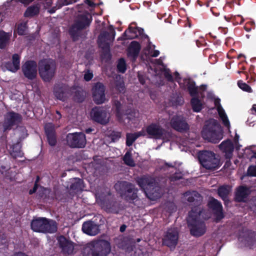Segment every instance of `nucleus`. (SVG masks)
I'll use <instances>...</instances> for the list:
<instances>
[{
  "mask_svg": "<svg viewBox=\"0 0 256 256\" xmlns=\"http://www.w3.org/2000/svg\"><path fill=\"white\" fill-rule=\"evenodd\" d=\"M201 211L198 208L191 210L188 213L187 220L190 234L196 237L204 235L206 232L204 222L200 219Z\"/></svg>",
  "mask_w": 256,
  "mask_h": 256,
  "instance_id": "1",
  "label": "nucleus"
},
{
  "mask_svg": "<svg viewBox=\"0 0 256 256\" xmlns=\"http://www.w3.org/2000/svg\"><path fill=\"white\" fill-rule=\"evenodd\" d=\"M137 183L150 199L155 200L161 196V190L158 186H156L155 180L153 178L144 176L138 179Z\"/></svg>",
  "mask_w": 256,
  "mask_h": 256,
  "instance_id": "2",
  "label": "nucleus"
},
{
  "mask_svg": "<svg viewBox=\"0 0 256 256\" xmlns=\"http://www.w3.org/2000/svg\"><path fill=\"white\" fill-rule=\"evenodd\" d=\"M202 138L208 141L216 144L222 138L221 126L218 121L212 119L203 128L202 131Z\"/></svg>",
  "mask_w": 256,
  "mask_h": 256,
  "instance_id": "3",
  "label": "nucleus"
},
{
  "mask_svg": "<svg viewBox=\"0 0 256 256\" xmlns=\"http://www.w3.org/2000/svg\"><path fill=\"white\" fill-rule=\"evenodd\" d=\"M198 158L202 166L207 170H215L220 166V159L212 151L200 152Z\"/></svg>",
  "mask_w": 256,
  "mask_h": 256,
  "instance_id": "4",
  "label": "nucleus"
},
{
  "mask_svg": "<svg viewBox=\"0 0 256 256\" xmlns=\"http://www.w3.org/2000/svg\"><path fill=\"white\" fill-rule=\"evenodd\" d=\"M56 63L51 59L44 60L39 62V73L45 82L50 81L54 76L56 70Z\"/></svg>",
  "mask_w": 256,
  "mask_h": 256,
  "instance_id": "5",
  "label": "nucleus"
},
{
  "mask_svg": "<svg viewBox=\"0 0 256 256\" xmlns=\"http://www.w3.org/2000/svg\"><path fill=\"white\" fill-rule=\"evenodd\" d=\"M91 256H107L111 251L110 242L104 240L93 241L90 243Z\"/></svg>",
  "mask_w": 256,
  "mask_h": 256,
  "instance_id": "6",
  "label": "nucleus"
},
{
  "mask_svg": "<svg viewBox=\"0 0 256 256\" xmlns=\"http://www.w3.org/2000/svg\"><path fill=\"white\" fill-rule=\"evenodd\" d=\"M91 119L102 125L106 124L110 122V114L109 110L104 107L94 108L90 113Z\"/></svg>",
  "mask_w": 256,
  "mask_h": 256,
  "instance_id": "7",
  "label": "nucleus"
},
{
  "mask_svg": "<svg viewBox=\"0 0 256 256\" xmlns=\"http://www.w3.org/2000/svg\"><path fill=\"white\" fill-rule=\"evenodd\" d=\"M178 232L175 228H168L164 233L162 239V244L170 249L174 248L178 244Z\"/></svg>",
  "mask_w": 256,
  "mask_h": 256,
  "instance_id": "8",
  "label": "nucleus"
},
{
  "mask_svg": "<svg viewBox=\"0 0 256 256\" xmlns=\"http://www.w3.org/2000/svg\"><path fill=\"white\" fill-rule=\"evenodd\" d=\"M67 143L72 148H82L86 144V138L84 134L74 132L68 134L66 136Z\"/></svg>",
  "mask_w": 256,
  "mask_h": 256,
  "instance_id": "9",
  "label": "nucleus"
},
{
  "mask_svg": "<svg viewBox=\"0 0 256 256\" xmlns=\"http://www.w3.org/2000/svg\"><path fill=\"white\" fill-rule=\"evenodd\" d=\"M184 196L192 206L191 210L198 208L202 212L200 206L202 204L203 198L200 194L196 190H188L184 194Z\"/></svg>",
  "mask_w": 256,
  "mask_h": 256,
  "instance_id": "10",
  "label": "nucleus"
},
{
  "mask_svg": "<svg viewBox=\"0 0 256 256\" xmlns=\"http://www.w3.org/2000/svg\"><path fill=\"white\" fill-rule=\"evenodd\" d=\"M92 20L90 14L88 12L78 15L74 26L70 29V32L72 35L76 30H80L88 26Z\"/></svg>",
  "mask_w": 256,
  "mask_h": 256,
  "instance_id": "11",
  "label": "nucleus"
},
{
  "mask_svg": "<svg viewBox=\"0 0 256 256\" xmlns=\"http://www.w3.org/2000/svg\"><path fill=\"white\" fill-rule=\"evenodd\" d=\"M146 132L148 138L160 140L164 138L166 130L159 124L152 123L146 127Z\"/></svg>",
  "mask_w": 256,
  "mask_h": 256,
  "instance_id": "12",
  "label": "nucleus"
},
{
  "mask_svg": "<svg viewBox=\"0 0 256 256\" xmlns=\"http://www.w3.org/2000/svg\"><path fill=\"white\" fill-rule=\"evenodd\" d=\"M170 124L174 130L180 132H186L190 128L186 119L182 116H174L170 120Z\"/></svg>",
  "mask_w": 256,
  "mask_h": 256,
  "instance_id": "13",
  "label": "nucleus"
},
{
  "mask_svg": "<svg viewBox=\"0 0 256 256\" xmlns=\"http://www.w3.org/2000/svg\"><path fill=\"white\" fill-rule=\"evenodd\" d=\"M109 30V33H102L98 38L99 46L106 50H109L110 43L113 40L115 36V32L112 27L110 26Z\"/></svg>",
  "mask_w": 256,
  "mask_h": 256,
  "instance_id": "14",
  "label": "nucleus"
},
{
  "mask_svg": "<svg viewBox=\"0 0 256 256\" xmlns=\"http://www.w3.org/2000/svg\"><path fill=\"white\" fill-rule=\"evenodd\" d=\"M208 207L214 211L215 221L218 222L224 218L222 206L220 202L216 199L212 198L208 203Z\"/></svg>",
  "mask_w": 256,
  "mask_h": 256,
  "instance_id": "15",
  "label": "nucleus"
},
{
  "mask_svg": "<svg viewBox=\"0 0 256 256\" xmlns=\"http://www.w3.org/2000/svg\"><path fill=\"white\" fill-rule=\"evenodd\" d=\"M105 88L100 82L96 83L92 88V96L96 104H102L106 100Z\"/></svg>",
  "mask_w": 256,
  "mask_h": 256,
  "instance_id": "16",
  "label": "nucleus"
},
{
  "mask_svg": "<svg viewBox=\"0 0 256 256\" xmlns=\"http://www.w3.org/2000/svg\"><path fill=\"white\" fill-rule=\"evenodd\" d=\"M21 120L22 117L18 114L12 112L7 113L5 116L4 123V130L10 128L14 125L18 124Z\"/></svg>",
  "mask_w": 256,
  "mask_h": 256,
  "instance_id": "17",
  "label": "nucleus"
},
{
  "mask_svg": "<svg viewBox=\"0 0 256 256\" xmlns=\"http://www.w3.org/2000/svg\"><path fill=\"white\" fill-rule=\"evenodd\" d=\"M37 64L34 61H28L22 66L23 72L27 78H34L37 74Z\"/></svg>",
  "mask_w": 256,
  "mask_h": 256,
  "instance_id": "18",
  "label": "nucleus"
},
{
  "mask_svg": "<svg viewBox=\"0 0 256 256\" xmlns=\"http://www.w3.org/2000/svg\"><path fill=\"white\" fill-rule=\"evenodd\" d=\"M58 244L63 254L66 256L72 254L74 252V244L67 240L64 236H60L57 238Z\"/></svg>",
  "mask_w": 256,
  "mask_h": 256,
  "instance_id": "19",
  "label": "nucleus"
},
{
  "mask_svg": "<svg viewBox=\"0 0 256 256\" xmlns=\"http://www.w3.org/2000/svg\"><path fill=\"white\" fill-rule=\"evenodd\" d=\"M250 188L246 186H239L236 190L234 200L236 202H246L248 196L250 194Z\"/></svg>",
  "mask_w": 256,
  "mask_h": 256,
  "instance_id": "20",
  "label": "nucleus"
},
{
  "mask_svg": "<svg viewBox=\"0 0 256 256\" xmlns=\"http://www.w3.org/2000/svg\"><path fill=\"white\" fill-rule=\"evenodd\" d=\"M82 230L84 234L91 236H94L100 232L98 226L90 220L83 223Z\"/></svg>",
  "mask_w": 256,
  "mask_h": 256,
  "instance_id": "21",
  "label": "nucleus"
},
{
  "mask_svg": "<svg viewBox=\"0 0 256 256\" xmlns=\"http://www.w3.org/2000/svg\"><path fill=\"white\" fill-rule=\"evenodd\" d=\"M144 29L136 26L135 22L129 24V40L142 38L144 36Z\"/></svg>",
  "mask_w": 256,
  "mask_h": 256,
  "instance_id": "22",
  "label": "nucleus"
},
{
  "mask_svg": "<svg viewBox=\"0 0 256 256\" xmlns=\"http://www.w3.org/2000/svg\"><path fill=\"white\" fill-rule=\"evenodd\" d=\"M220 149L225 154L226 159H230L232 156L234 148L232 142L228 140L223 141L219 145Z\"/></svg>",
  "mask_w": 256,
  "mask_h": 256,
  "instance_id": "23",
  "label": "nucleus"
},
{
  "mask_svg": "<svg viewBox=\"0 0 256 256\" xmlns=\"http://www.w3.org/2000/svg\"><path fill=\"white\" fill-rule=\"evenodd\" d=\"M45 220L46 218H40L34 220L31 222L32 229L34 232H44L48 230V229L44 227L46 224L44 223Z\"/></svg>",
  "mask_w": 256,
  "mask_h": 256,
  "instance_id": "24",
  "label": "nucleus"
},
{
  "mask_svg": "<svg viewBox=\"0 0 256 256\" xmlns=\"http://www.w3.org/2000/svg\"><path fill=\"white\" fill-rule=\"evenodd\" d=\"M12 62H8L4 64L6 70L12 72H16L20 68V57L18 54H14L12 58Z\"/></svg>",
  "mask_w": 256,
  "mask_h": 256,
  "instance_id": "25",
  "label": "nucleus"
},
{
  "mask_svg": "<svg viewBox=\"0 0 256 256\" xmlns=\"http://www.w3.org/2000/svg\"><path fill=\"white\" fill-rule=\"evenodd\" d=\"M45 131L49 144L52 146H54L56 144V138L53 124L50 123L46 124Z\"/></svg>",
  "mask_w": 256,
  "mask_h": 256,
  "instance_id": "26",
  "label": "nucleus"
},
{
  "mask_svg": "<svg viewBox=\"0 0 256 256\" xmlns=\"http://www.w3.org/2000/svg\"><path fill=\"white\" fill-rule=\"evenodd\" d=\"M141 49L140 44L137 41H132L129 44V57L135 60L138 56Z\"/></svg>",
  "mask_w": 256,
  "mask_h": 256,
  "instance_id": "27",
  "label": "nucleus"
},
{
  "mask_svg": "<svg viewBox=\"0 0 256 256\" xmlns=\"http://www.w3.org/2000/svg\"><path fill=\"white\" fill-rule=\"evenodd\" d=\"M114 106L116 111V116L119 121L122 122L128 118L126 112L124 110V106L119 102H115Z\"/></svg>",
  "mask_w": 256,
  "mask_h": 256,
  "instance_id": "28",
  "label": "nucleus"
},
{
  "mask_svg": "<svg viewBox=\"0 0 256 256\" xmlns=\"http://www.w3.org/2000/svg\"><path fill=\"white\" fill-rule=\"evenodd\" d=\"M40 5L37 4L28 6L24 13L26 18H31L38 14L40 12Z\"/></svg>",
  "mask_w": 256,
  "mask_h": 256,
  "instance_id": "29",
  "label": "nucleus"
},
{
  "mask_svg": "<svg viewBox=\"0 0 256 256\" xmlns=\"http://www.w3.org/2000/svg\"><path fill=\"white\" fill-rule=\"evenodd\" d=\"M54 94L56 97L61 100H65L68 96L67 90L64 88L56 86L54 88Z\"/></svg>",
  "mask_w": 256,
  "mask_h": 256,
  "instance_id": "30",
  "label": "nucleus"
},
{
  "mask_svg": "<svg viewBox=\"0 0 256 256\" xmlns=\"http://www.w3.org/2000/svg\"><path fill=\"white\" fill-rule=\"evenodd\" d=\"M78 0H56V6L52 7V8L48 10L50 14L54 13L56 10L64 6L68 5L76 2Z\"/></svg>",
  "mask_w": 256,
  "mask_h": 256,
  "instance_id": "31",
  "label": "nucleus"
},
{
  "mask_svg": "<svg viewBox=\"0 0 256 256\" xmlns=\"http://www.w3.org/2000/svg\"><path fill=\"white\" fill-rule=\"evenodd\" d=\"M230 192V190L228 186H222L218 188V194L222 199L226 202L228 200V196Z\"/></svg>",
  "mask_w": 256,
  "mask_h": 256,
  "instance_id": "32",
  "label": "nucleus"
},
{
  "mask_svg": "<svg viewBox=\"0 0 256 256\" xmlns=\"http://www.w3.org/2000/svg\"><path fill=\"white\" fill-rule=\"evenodd\" d=\"M44 223L46 224L44 227L48 230L44 232V233H54L57 230V224L54 220L46 218Z\"/></svg>",
  "mask_w": 256,
  "mask_h": 256,
  "instance_id": "33",
  "label": "nucleus"
},
{
  "mask_svg": "<svg viewBox=\"0 0 256 256\" xmlns=\"http://www.w3.org/2000/svg\"><path fill=\"white\" fill-rule=\"evenodd\" d=\"M187 88L192 98L198 97V88L196 86V82L191 80H188L187 84Z\"/></svg>",
  "mask_w": 256,
  "mask_h": 256,
  "instance_id": "34",
  "label": "nucleus"
},
{
  "mask_svg": "<svg viewBox=\"0 0 256 256\" xmlns=\"http://www.w3.org/2000/svg\"><path fill=\"white\" fill-rule=\"evenodd\" d=\"M245 241L248 246L252 247L256 244V232L252 230L247 232Z\"/></svg>",
  "mask_w": 256,
  "mask_h": 256,
  "instance_id": "35",
  "label": "nucleus"
},
{
  "mask_svg": "<svg viewBox=\"0 0 256 256\" xmlns=\"http://www.w3.org/2000/svg\"><path fill=\"white\" fill-rule=\"evenodd\" d=\"M10 155L14 158L22 157L23 153L20 150V146L19 144L10 146Z\"/></svg>",
  "mask_w": 256,
  "mask_h": 256,
  "instance_id": "36",
  "label": "nucleus"
},
{
  "mask_svg": "<svg viewBox=\"0 0 256 256\" xmlns=\"http://www.w3.org/2000/svg\"><path fill=\"white\" fill-rule=\"evenodd\" d=\"M218 112L219 116L222 121L224 125L225 126L229 128L230 126V121L224 110L222 108L220 105L219 106H218Z\"/></svg>",
  "mask_w": 256,
  "mask_h": 256,
  "instance_id": "37",
  "label": "nucleus"
},
{
  "mask_svg": "<svg viewBox=\"0 0 256 256\" xmlns=\"http://www.w3.org/2000/svg\"><path fill=\"white\" fill-rule=\"evenodd\" d=\"M191 105L194 112H200L202 109V104L198 97H194L191 99Z\"/></svg>",
  "mask_w": 256,
  "mask_h": 256,
  "instance_id": "38",
  "label": "nucleus"
},
{
  "mask_svg": "<svg viewBox=\"0 0 256 256\" xmlns=\"http://www.w3.org/2000/svg\"><path fill=\"white\" fill-rule=\"evenodd\" d=\"M9 40V36L7 33L4 32H0V48H4L7 44Z\"/></svg>",
  "mask_w": 256,
  "mask_h": 256,
  "instance_id": "39",
  "label": "nucleus"
},
{
  "mask_svg": "<svg viewBox=\"0 0 256 256\" xmlns=\"http://www.w3.org/2000/svg\"><path fill=\"white\" fill-rule=\"evenodd\" d=\"M238 87L244 92L250 93L252 92L251 87L242 80L238 81Z\"/></svg>",
  "mask_w": 256,
  "mask_h": 256,
  "instance_id": "40",
  "label": "nucleus"
},
{
  "mask_svg": "<svg viewBox=\"0 0 256 256\" xmlns=\"http://www.w3.org/2000/svg\"><path fill=\"white\" fill-rule=\"evenodd\" d=\"M128 239L126 237L124 238L122 236H120L117 238V244L118 247L124 248H126L128 244Z\"/></svg>",
  "mask_w": 256,
  "mask_h": 256,
  "instance_id": "41",
  "label": "nucleus"
},
{
  "mask_svg": "<svg viewBox=\"0 0 256 256\" xmlns=\"http://www.w3.org/2000/svg\"><path fill=\"white\" fill-rule=\"evenodd\" d=\"M75 182L71 186L72 188L74 190H82L83 188V182L78 178H74Z\"/></svg>",
  "mask_w": 256,
  "mask_h": 256,
  "instance_id": "42",
  "label": "nucleus"
},
{
  "mask_svg": "<svg viewBox=\"0 0 256 256\" xmlns=\"http://www.w3.org/2000/svg\"><path fill=\"white\" fill-rule=\"evenodd\" d=\"M56 0H45L44 2V6L45 9H47L48 11L52 8V7L56 6Z\"/></svg>",
  "mask_w": 256,
  "mask_h": 256,
  "instance_id": "43",
  "label": "nucleus"
},
{
  "mask_svg": "<svg viewBox=\"0 0 256 256\" xmlns=\"http://www.w3.org/2000/svg\"><path fill=\"white\" fill-rule=\"evenodd\" d=\"M164 76L165 78L169 82H172L174 81V78L170 73V70L164 68L163 70Z\"/></svg>",
  "mask_w": 256,
  "mask_h": 256,
  "instance_id": "44",
  "label": "nucleus"
},
{
  "mask_svg": "<svg viewBox=\"0 0 256 256\" xmlns=\"http://www.w3.org/2000/svg\"><path fill=\"white\" fill-rule=\"evenodd\" d=\"M117 68L118 70L120 72L124 73L125 72L126 70V66L125 62L124 59L121 58L119 60L117 66Z\"/></svg>",
  "mask_w": 256,
  "mask_h": 256,
  "instance_id": "45",
  "label": "nucleus"
},
{
  "mask_svg": "<svg viewBox=\"0 0 256 256\" xmlns=\"http://www.w3.org/2000/svg\"><path fill=\"white\" fill-rule=\"evenodd\" d=\"M139 116V112L138 110L131 109L129 108V121L138 118Z\"/></svg>",
  "mask_w": 256,
  "mask_h": 256,
  "instance_id": "46",
  "label": "nucleus"
},
{
  "mask_svg": "<svg viewBox=\"0 0 256 256\" xmlns=\"http://www.w3.org/2000/svg\"><path fill=\"white\" fill-rule=\"evenodd\" d=\"M182 178V176L180 172H175L172 175L170 178V180L171 182H174L178 180H180Z\"/></svg>",
  "mask_w": 256,
  "mask_h": 256,
  "instance_id": "47",
  "label": "nucleus"
},
{
  "mask_svg": "<svg viewBox=\"0 0 256 256\" xmlns=\"http://www.w3.org/2000/svg\"><path fill=\"white\" fill-rule=\"evenodd\" d=\"M247 173L248 176H256V166H250L248 169Z\"/></svg>",
  "mask_w": 256,
  "mask_h": 256,
  "instance_id": "48",
  "label": "nucleus"
},
{
  "mask_svg": "<svg viewBox=\"0 0 256 256\" xmlns=\"http://www.w3.org/2000/svg\"><path fill=\"white\" fill-rule=\"evenodd\" d=\"M26 30V24H21L18 26V32L20 35L24 34Z\"/></svg>",
  "mask_w": 256,
  "mask_h": 256,
  "instance_id": "49",
  "label": "nucleus"
},
{
  "mask_svg": "<svg viewBox=\"0 0 256 256\" xmlns=\"http://www.w3.org/2000/svg\"><path fill=\"white\" fill-rule=\"evenodd\" d=\"M93 77V74L90 70H88L84 74V79L86 81L90 80Z\"/></svg>",
  "mask_w": 256,
  "mask_h": 256,
  "instance_id": "50",
  "label": "nucleus"
},
{
  "mask_svg": "<svg viewBox=\"0 0 256 256\" xmlns=\"http://www.w3.org/2000/svg\"><path fill=\"white\" fill-rule=\"evenodd\" d=\"M146 130H142L134 134V136H135V138H138L141 136H146Z\"/></svg>",
  "mask_w": 256,
  "mask_h": 256,
  "instance_id": "51",
  "label": "nucleus"
},
{
  "mask_svg": "<svg viewBox=\"0 0 256 256\" xmlns=\"http://www.w3.org/2000/svg\"><path fill=\"white\" fill-rule=\"evenodd\" d=\"M135 165V162L132 158L130 152L129 151V167H133Z\"/></svg>",
  "mask_w": 256,
  "mask_h": 256,
  "instance_id": "52",
  "label": "nucleus"
},
{
  "mask_svg": "<svg viewBox=\"0 0 256 256\" xmlns=\"http://www.w3.org/2000/svg\"><path fill=\"white\" fill-rule=\"evenodd\" d=\"M136 139L135 136H134V134H129V146H131Z\"/></svg>",
  "mask_w": 256,
  "mask_h": 256,
  "instance_id": "53",
  "label": "nucleus"
},
{
  "mask_svg": "<svg viewBox=\"0 0 256 256\" xmlns=\"http://www.w3.org/2000/svg\"><path fill=\"white\" fill-rule=\"evenodd\" d=\"M236 23L238 24H242L244 22V18L242 16L239 15L236 18Z\"/></svg>",
  "mask_w": 256,
  "mask_h": 256,
  "instance_id": "54",
  "label": "nucleus"
},
{
  "mask_svg": "<svg viewBox=\"0 0 256 256\" xmlns=\"http://www.w3.org/2000/svg\"><path fill=\"white\" fill-rule=\"evenodd\" d=\"M25 6L29 4L30 3L32 2L34 0H18Z\"/></svg>",
  "mask_w": 256,
  "mask_h": 256,
  "instance_id": "55",
  "label": "nucleus"
},
{
  "mask_svg": "<svg viewBox=\"0 0 256 256\" xmlns=\"http://www.w3.org/2000/svg\"><path fill=\"white\" fill-rule=\"evenodd\" d=\"M138 78L140 82V83L142 84H144L145 83V80L143 76L140 74H138Z\"/></svg>",
  "mask_w": 256,
  "mask_h": 256,
  "instance_id": "56",
  "label": "nucleus"
},
{
  "mask_svg": "<svg viewBox=\"0 0 256 256\" xmlns=\"http://www.w3.org/2000/svg\"><path fill=\"white\" fill-rule=\"evenodd\" d=\"M84 2L86 4L91 7H92L95 5L90 0H84Z\"/></svg>",
  "mask_w": 256,
  "mask_h": 256,
  "instance_id": "57",
  "label": "nucleus"
},
{
  "mask_svg": "<svg viewBox=\"0 0 256 256\" xmlns=\"http://www.w3.org/2000/svg\"><path fill=\"white\" fill-rule=\"evenodd\" d=\"M124 161L126 164L128 165V152H126L124 154Z\"/></svg>",
  "mask_w": 256,
  "mask_h": 256,
  "instance_id": "58",
  "label": "nucleus"
},
{
  "mask_svg": "<svg viewBox=\"0 0 256 256\" xmlns=\"http://www.w3.org/2000/svg\"><path fill=\"white\" fill-rule=\"evenodd\" d=\"M174 76H175V79L177 82H178V80H180L181 79L180 75L178 72H174Z\"/></svg>",
  "mask_w": 256,
  "mask_h": 256,
  "instance_id": "59",
  "label": "nucleus"
},
{
  "mask_svg": "<svg viewBox=\"0 0 256 256\" xmlns=\"http://www.w3.org/2000/svg\"><path fill=\"white\" fill-rule=\"evenodd\" d=\"M160 54V52L158 50H154L151 54L152 57H157Z\"/></svg>",
  "mask_w": 256,
  "mask_h": 256,
  "instance_id": "60",
  "label": "nucleus"
},
{
  "mask_svg": "<svg viewBox=\"0 0 256 256\" xmlns=\"http://www.w3.org/2000/svg\"><path fill=\"white\" fill-rule=\"evenodd\" d=\"M20 131L23 133L24 138L26 136V130L24 128L22 127L20 128Z\"/></svg>",
  "mask_w": 256,
  "mask_h": 256,
  "instance_id": "61",
  "label": "nucleus"
},
{
  "mask_svg": "<svg viewBox=\"0 0 256 256\" xmlns=\"http://www.w3.org/2000/svg\"><path fill=\"white\" fill-rule=\"evenodd\" d=\"M36 188H37V185H36V184H35L33 189L32 190H30V194H32L34 193V192H36Z\"/></svg>",
  "mask_w": 256,
  "mask_h": 256,
  "instance_id": "62",
  "label": "nucleus"
},
{
  "mask_svg": "<svg viewBox=\"0 0 256 256\" xmlns=\"http://www.w3.org/2000/svg\"><path fill=\"white\" fill-rule=\"evenodd\" d=\"M207 86L206 84H202L200 86V89L202 91H205L206 90Z\"/></svg>",
  "mask_w": 256,
  "mask_h": 256,
  "instance_id": "63",
  "label": "nucleus"
},
{
  "mask_svg": "<svg viewBox=\"0 0 256 256\" xmlns=\"http://www.w3.org/2000/svg\"><path fill=\"white\" fill-rule=\"evenodd\" d=\"M126 226L125 224H124L120 226V231L121 232H124L126 230Z\"/></svg>",
  "mask_w": 256,
  "mask_h": 256,
  "instance_id": "64",
  "label": "nucleus"
}]
</instances>
